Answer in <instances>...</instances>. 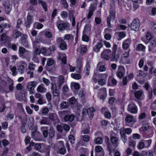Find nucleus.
<instances>
[{"label":"nucleus","mask_w":156,"mask_h":156,"mask_svg":"<svg viewBox=\"0 0 156 156\" xmlns=\"http://www.w3.org/2000/svg\"><path fill=\"white\" fill-rule=\"evenodd\" d=\"M140 26L139 20L137 18L134 19L130 24L128 25V27L131 30L136 31H138Z\"/></svg>","instance_id":"nucleus-1"},{"label":"nucleus","mask_w":156,"mask_h":156,"mask_svg":"<svg viewBox=\"0 0 156 156\" xmlns=\"http://www.w3.org/2000/svg\"><path fill=\"white\" fill-rule=\"evenodd\" d=\"M98 84L101 86L105 84L107 77V75L105 73L99 74H98Z\"/></svg>","instance_id":"nucleus-2"},{"label":"nucleus","mask_w":156,"mask_h":156,"mask_svg":"<svg viewBox=\"0 0 156 156\" xmlns=\"http://www.w3.org/2000/svg\"><path fill=\"white\" fill-rule=\"evenodd\" d=\"M37 84V83L36 81H31L27 83V90L29 92L30 94H34V90Z\"/></svg>","instance_id":"nucleus-3"},{"label":"nucleus","mask_w":156,"mask_h":156,"mask_svg":"<svg viewBox=\"0 0 156 156\" xmlns=\"http://www.w3.org/2000/svg\"><path fill=\"white\" fill-rule=\"evenodd\" d=\"M109 15L107 18V23L108 26L109 28L112 27L111 23L110 21L112 20L114 21L115 18V12L114 11L110 10L109 12Z\"/></svg>","instance_id":"nucleus-4"},{"label":"nucleus","mask_w":156,"mask_h":156,"mask_svg":"<svg viewBox=\"0 0 156 156\" xmlns=\"http://www.w3.org/2000/svg\"><path fill=\"white\" fill-rule=\"evenodd\" d=\"M127 109L128 112L133 114H136L137 112V106L132 102H130L129 104Z\"/></svg>","instance_id":"nucleus-5"},{"label":"nucleus","mask_w":156,"mask_h":156,"mask_svg":"<svg viewBox=\"0 0 156 156\" xmlns=\"http://www.w3.org/2000/svg\"><path fill=\"white\" fill-rule=\"evenodd\" d=\"M112 51L109 49H105L102 52L101 56L102 58L106 60H109L112 56Z\"/></svg>","instance_id":"nucleus-6"},{"label":"nucleus","mask_w":156,"mask_h":156,"mask_svg":"<svg viewBox=\"0 0 156 156\" xmlns=\"http://www.w3.org/2000/svg\"><path fill=\"white\" fill-rule=\"evenodd\" d=\"M125 72L124 67L123 66H120L118 67V71L116 74L119 78L121 79L124 76Z\"/></svg>","instance_id":"nucleus-7"},{"label":"nucleus","mask_w":156,"mask_h":156,"mask_svg":"<svg viewBox=\"0 0 156 156\" xmlns=\"http://www.w3.org/2000/svg\"><path fill=\"white\" fill-rule=\"evenodd\" d=\"M57 41L58 43L60 44L59 47L61 50H64L67 49L66 43L61 38H57Z\"/></svg>","instance_id":"nucleus-8"},{"label":"nucleus","mask_w":156,"mask_h":156,"mask_svg":"<svg viewBox=\"0 0 156 156\" xmlns=\"http://www.w3.org/2000/svg\"><path fill=\"white\" fill-rule=\"evenodd\" d=\"M95 112V110L93 108H90L87 109L83 110L82 112L83 115L86 114V112H87V114L89 116L90 119H92L94 115V112Z\"/></svg>","instance_id":"nucleus-9"},{"label":"nucleus","mask_w":156,"mask_h":156,"mask_svg":"<svg viewBox=\"0 0 156 156\" xmlns=\"http://www.w3.org/2000/svg\"><path fill=\"white\" fill-rule=\"evenodd\" d=\"M30 145L32 146H35V148L36 150H37L41 153L44 152V150L43 149L41 150L42 148L44 147V144H41L37 143L35 144L33 142H30Z\"/></svg>","instance_id":"nucleus-10"},{"label":"nucleus","mask_w":156,"mask_h":156,"mask_svg":"<svg viewBox=\"0 0 156 156\" xmlns=\"http://www.w3.org/2000/svg\"><path fill=\"white\" fill-rule=\"evenodd\" d=\"M135 97L137 99L142 100L144 98V92L141 90L137 91L134 93Z\"/></svg>","instance_id":"nucleus-11"},{"label":"nucleus","mask_w":156,"mask_h":156,"mask_svg":"<svg viewBox=\"0 0 156 156\" xmlns=\"http://www.w3.org/2000/svg\"><path fill=\"white\" fill-rule=\"evenodd\" d=\"M40 54V51L39 49L37 48H35L33 54V57L32 58V60L35 62H38L39 60L37 56L39 55Z\"/></svg>","instance_id":"nucleus-12"},{"label":"nucleus","mask_w":156,"mask_h":156,"mask_svg":"<svg viewBox=\"0 0 156 156\" xmlns=\"http://www.w3.org/2000/svg\"><path fill=\"white\" fill-rule=\"evenodd\" d=\"M96 156H104V151L101 146H98L95 147Z\"/></svg>","instance_id":"nucleus-13"},{"label":"nucleus","mask_w":156,"mask_h":156,"mask_svg":"<svg viewBox=\"0 0 156 156\" xmlns=\"http://www.w3.org/2000/svg\"><path fill=\"white\" fill-rule=\"evenodd\" d=\"M125 119L126 123H134L136 121V118L133 116L129 114H127L126 115L125 118Z\"/></svg>","instance_id":"nucleus-14"},{"label":"nucleus","mask_w":156,"mask_h":156,"mask_svg":"<svg viewBox=\"0 0 156 156\" xmlns=\"http://www.w3.org/2000/svg\"><path fill=\"white\" fill-rule=\"evenodd\" d=\"M98 94L100 95L101 99L104 100L105 98V96L107 94L106 88H102L99 90Z\"/></svg>","instance_id":"nucleus-15"},{"label":"nucleus","mask_w":156,"mask_h":156,"mask_svg":"<svg viewBox=\"0 0 156 156\" xmlns=\"http://www.w3.org/2000/svg\"><path fill=\"white\" fill-rule=\"evenodd\" d=\"M117 49V46L114 44L112 48V54L111 58L114 60H116L118 58V56L116 55V52Z\"/></svg>","instance_id":"nucleus-16"},{"label":"nucleus","mask_w":156,"mask_h":156,"mask_svg":"<svg viewBox=\"0 0 156 156\" xmlns=\"http://www.w3.org/2000/svg\"><path fill=\"white\" fill-rule=\"evenodd\" d=\"M107 145L109 154L111 156H112L117 147L115 146V145L113 144H110L108 143Z\"/></svg>","instance_id":"nucleus-17"},{"label":"nucleus","mask_w":156,"mask_h":156,"mask_svg":"<svg viewBox=\"0 0 156 156\" xmlns=\"http://www.w3.org/2000/svg\"><path fill=\"white\" fill-rule=\"evenodd\" d=\"M51 92L53 95L54 97L58 96L60 92L57 89V87L55 84H52L51 87Z\"/></svg>","instance_id":"nucleus-18"},{"label":"nucleus","mask_w":156,"mask_h":156,"mask_svg":"<svg viewBox=\"0 0 156 156\" xmlns=\"http://www.w3.org/2000/svg\"><path fill=\"white\" fill-rule=\"evenodd\" d=\"M4 6L5 10L6 13L7 14H9L12 9V4H11L10 3L8 2H6Z\"/></svg>","instance_id":"nucleus-19"},{"label":"nucleus","mask_w":156,"mask_h":156,"mask_svg":"<svg viewBox=\"0 0 156 156\" xmlns=\"http://www.w3.org/2000/svg\"><path fill=\"white\" fill-rule=\"evenodd\" d=\"M57 25L58 28L60 30H64L69 27V24L67 23H57Z\"/></svg>","instance_id":"nucleus-20"},{"label":"nucleus","mask_w":156,"mask_h":156,"mask_svg":"<svg viewBox=\"0 0 156 156\" xmlns=\"http://www.w3.org/2000/svg\"><path fill=\"white\" fill-rule=\"evenodd\" d=\"M131 43V40L129 39H127L122 43V48L125 50L127 49Z\"/></svg>","instance_id":"nucleus-21"},{"label":"nucleus","mask_w":156,"mask_h":156,"mask_svg":"<svg viewBox=\"0 0 156 156\" xmlns=\"http://www.w3.org/2000/svg\"><path fill=\"white\" fill-rule=\"evenodd\" d=\"M37 91L38 92L42 93H45L46 92L47 89L44 87V84L42 83L38 86Z\"/></svg>","instance_id":"nucleus-22"},{"label":"nucleus","mask_w":156,"mask_h":156,"mask_svg":"<svg viewBox=\"0 0 156 156\" xmlns=\"http://www.w3.org/2000/svg\"><path fill=\"white\" fill-rule=\"evenodd\" d=\"M39 123L41 125H49L50 124L48 118L43 117L40 120Z\"/></svg>","instance_id":"nucleus-23"},{"label":"nucleus","mask_w":156,"mask_h":156,"mask_svg":"<svg viewBox=\"0 0 156 156\" xmlns=\"http://www.w3.org/2000/svg\"><path fill=\"white\" fill-rule=\"evenodd\" d=\"M102 47L103 45L101 43H97L96 45L93 47V51L95 52L98 53Z\"/></svg>","instance_id":"nucleus-24"},{"label":"nucleus","mask_w":156,"mask_h":156,"mask_svg":"<svg viewBox=\"0 0 156 156\" xmlns=\"http://www.w3.org/2000/svg\"><path fill=\"white\" fill-rule=\"evenodd\" d=\"M75 117V115L73 114L70 115H66L64 117V119L66 122H72Z\"/></svg>","instance_id":"nucleus-25"},{"label":"nucleus","mask_w":156,"mask_h":156,"mask_svg":"<svg viewBox=\"0 0 156 156\" xmlns=\"http://www.w3.org/2000/svg\"><path fill=\"white\" fill-rule=\"evenodd\" d=\"M48 134L49 137L50 138H53L55 136V131L53 127L50 126L48 130Z\"/></svg>","instance_id":"nucleus-26"},{"label":"nucleus","mask_w":156,"mask_h":156,"mask_svg":"<svg viewBox=\"0 0 156 156\" xmlns=\"http://www.w3.org/2000/svg\"><path fill=\"white\" fill-rule=\"evenodd\" d=\"M112 144L114 145L115 146L117 147L119 143V138L117 137L112 136L110 138Z\"/></svg>","instance_id":"nucleus-27"},{"label":"nucleus","mask_w":156,"mask_h":156,"mask_svg":"<svg viewBox=\"0 0 156 156\" xmlns=\"http://www.w3.org/2000/svg\"><path fill=\"white\" fill-rule=\"evenodd\" d=\"M73 36L71 34H67L65 35L64 39L67 41L68 42L71 43L73 40Z\"/></svg>","instance_id":"nucleus-28"},{"label":"nucleus","mask_w":156,"mask_h":156,"mask_svg":"<svg viewBox=\"0 0 156 156\" xmlns=\"http://www.w3.org/2000/svg\"><path fill=\"white\" fill-rule=\"evenodd\" d=\"M48 128V126H42L41 128V129L42 132L43 136L45 138H47L48 135V132L47 131Z\"/></svg>","instance_id":"nucleus-29"},{"label":"nucleus","mask_w":156,"mask_h":156,"mask_svg":"<svg viewBox=\"0 0 156 156\" xmlns=\"http://www.w3.org/2000/svg\"><path fill=\"white\" fill-rule=\"evenodd\" d=\"M23 59H26L27 60H29L30 57V51L27 50L26 51L21 55L20 57Z\"/></svg>","instance_id":"nucleus-30"},{"label":"nucleus","mask_w":156,"mask_h":156,"mask_svg":"<svg viewBox=\"0 0 156 156\" xmlns=\"http://www.w3.org/2000/svg\"><path fill=\"white\" fill-rule=\"evenodd\" d=\"M156 46V42L154 39H153L150 45L149 46V50L151 51H152Z\"/></svg>","instance_id":"nucleus-31"},{"label":"nucleus","mask_w":156,"mask_h":156,"mask_svg":"<svg viewBox=\"0 0 156 156\" xmlns=\"http://www.w3.org/2000/svg\"><path fill=\"white\" fill-rule=\"evenodd\" d=\"M49 116V119L52 121H55L57 120H58V119L57 115L55 113H50Z\"/></svg>","instance_id":"nucleus-32"},{"label":"nucleus","mask_w":156,"mask_h":156,"mask_svg":"<svg viewBox=\"0 0 156 156\" xmlns=\"http://www.w3.org/2000/svg\"><path fill=\"white\" fill-rule=\"evenodd\" d=\"M10 25L9 23H2L0 25V32L2 33L4 29L10 27Z\"/></svg>","instance_id":"nucleus-33"},{"label":"nucleus","mask_w":156,"mask_h":156,"mask_svg":"<svg viewBox=\"0 0 156 156\" xmlns=\"http://www.w3.org/2000/svg\"><path fill=\"white\" fill-rule=\"evenodd\" d=\"M103 64L102 62H100L97 65V67L99 68V70L101 72L105 71L106 69L105 67Z\"/></svg>","instance_id":"nucleus-34"},{"label":"nucleus","mask_w":156,"mask_h":156,"mask_svg":"<svg viewBox=\"0 0 156 156\" xmlns=\"http://www.w3.org/2000/svg\"><path fill=\"white\" fill-rule=\"evenodd\" d=\"M128 145L132 148H134L135 147L136 142L134 140L131 139L130 137L129 139Z\"/></svg>","instance_id":"nucleus-35"},{"label":"nucleus","mask_w":156,"mask_h":156,"mask_svg":"<svg viewBox=\"0 0 156 156\" xmlns=\"http://www.w3.org/2000/svg\"><path fill=\"white\" fill-rule=\"evenodd\" d=\"M120 132L121 135V139L124 144H125L127 141L126 136L124 133L123 131H120Z\"/></svg>","instance_id":"nucleus-36"},{"label":"nucleus","mask_w":156,"mask_h":156,"mask_svg":"<svg viewBox=\"0 0 156 156\" xmlns=\"http://www.w3.org/2000/svg\"><path fill=\"white\" fill-rule=\"evenodd\" d=\"M90 67V63L89 62H87L86 63L85 69L84 71L87 75H88L89 74Z\"/></svg>","instance_id":"nucleus-37"},{"label":"nucleus","mask_w":156,"mask_h":156,"mask_svg":"<svg viewBox=\"0 0 156 156\" xmlns=\"http://www.w3.org/2000/svg\"><path fill=\"white\" fill-rule=\"evenodd\" d=\"M68 103L66 101L61 102L60 105V107L61 109L66 108H68Z\"/></svg>","instance_id":"nucleus-38"},{"label":"nucleus","mask_w":156,"mask_h":156,"mask_svg":"<svg viewBox=\"0 0 156 156\" xmlns=\"http://www.w3.org/2000/svg\"><path fill=\"white\" fill-rule=\"evenodd\" d=\"M21 33L16 30H15L13 33V36L14 38H16L20 36L21 35Z\"/></svg>","instance_id":"nucleus-39"},{"label":"nucleus","mask_w":156,"mask_h":156,"mask_svg":"<svg viewBox=\"0 0 156 156\" xmlns=\"http://www.w3.org/2000/svg\"><path fill=\"white\" fill-rule=\"evenodd\" d=\"M120 131H123L124 133L125 134H129L131 133L132 130L131 128H127L125 129H121Z\"/></svg>","instance_id":"nucleus-40"},{"label":"nucleus","mask_w":156,"mask_h":156,"mask_svg":"<svg viewBox=\"0 0 156 156\" xmlns=\"http://www.w3.org/2000/svg\"><path fill=\"white\" fill-rule=\"evenodd\" d=\"M27 66V64L24 61H21L19 63V65L18 67L24 69Z\"/></svg>","instance_id":"nucleus-41"},{"label":"nucleus","mask_w":156,"mask_h":156,"mask_svg":"<svg viewBox=\"0 0 156 156\" xmlns=\"http://www.w3.org/2000/svg\"><path fill=\"white\" fill-rule=\"evenodd\" d=\"M79 49L81 53H84L87 51V46L85 45H80L79 47Z\"/></svg>","instance_id":"nucleus-42"},{"label":"nucleus","mask_w":156,"mask_h":156,"mask_svg":"<svg viewBox=\"0 0 156 156\" xmlns=\"http://www.w3.org/2000/svg\"><path fill=\"white\" fill-rule=\"evenodd\" d=\"M34 27L38 29H40L43 27V25L39 22H35L34 23Z\"/></svg>","instance_id":"nucleus-43"},{"label":"nucleus","mask_w":156,"mask_h":156,"mask_svg":"<svg viewBox=\"0 0 156 156\" xmlns=\"http://www.w3.org/2000/svg\"><path fill=\"white\" fill-rule=\"evenodd\" d=\"M145 49V47L142 44H139L136 48V50L138 51H144Z\"/></svg>","instance_id":"nucleus-44"},{"label":"nucleus","mask_w":156,"mask_h":156,"mask_svg":"<svg viewBox=\"0 0 156 156\" xmlns=\"http://www.w3.org/2000/svg\"><path fill=\"white\" fill-rule=\"evenodd\" d=\"M25 48L23 47H20L19 49V55L20 57L22 55L27 51Z\"/></svg>","instance_id":"nucleus-45"},{"label":"nucleus","mask_w":156,"mask_h":156,"mask_svg":"<svg viewBox=\"0 0 156 156\" xmlns=\"http://www.w3.org/2000/svg\"><path fill=\"white\" fill-rule=\"evenodd\" d=\"M10 70L12 72V75L13 76H15L17 74L16 71V66H13L10 68Z\"/></svg>","instance_id":"nucleus-46"},{"label":"nucleus","mask_w":156,"mask_h":156,"mask_svg":"<svg viewBox=\"0 0 156 156\" xmlns=\"http://www.w3.org/2000/svg\"><path fill=\"white\" fill-rule=\"evenodd\" d=\"M144 142L145 145V147L147 148L150 146L152 140H144Z\"/></svg>","instance_id":"nucleus-47"},{"label":"nucleus","mask_w":156,"mask_h":156,"mask_svg":"<svg viewBox=\"0 0 156 156\" xmlns=\"http://www.w3.org/2000/svg\"><path fill=\"white\" fill-rule=\"evenodd\" d=\"M71 76L73 78L76 80H79L81 78L80 75L78 73H72Z\"/></svg>","instance_id":"nucleus-48"},{"label":"nucleus","mask_w":156,"mask_h":156,"mask_svg":"<svg viewBox=\"0 0 156 156\" xmlns=\"http://www.w3.org/2000/svg\"><path fill=\"white\" fill-rule=\"evenodd\" d=\"M39 3L41 4L45 11H46L47 10V5L45 2L40 1L39 2Z\"/></svg>","instance_id":"nucleus-49"},{"label":"nucleus","mask_w":156,"mask_h":156,"mask_svg":"<svg viewBox=\"0 0 156 156\" xmlns=\"http://www.w3.org/2000/svg\"><path fill=\"white\" fill-rule=\"evenodd\" d=\"M77 66L80 68L82 64V58H77Z\"/></svg>","instance_id":"nucleus-50"},{"label":"nucleus","mask_w":156,"mask_h":156,"mask_svg":"<svg viewBox=\"0 0 156 156\" xmlns=\"http://www.w3.org/2000/svg\"><path fill=\"white\" fill-rule=\"evenodd\" d=\"M36 67V65L33 63H30L28 66L29 69L31 71H33L34 70Z\"/></svg>","instance_id":"nucleus-51"},{"label":"nucleus","mask_w":156,"mask_h":156,"mask_svg":"<svg viewBox=\"0 0 156 156\" xmlns=\"http://www.w3.org/2000/svg\"><path fill=\"white\" fill-rule=\"evenodd\" d=\"M54 60L51 58H48L47 62V65L49 66L52 65L54 63Z\"/></svg>","instance_id":"nucleus-52"},{"label":"nucleus","mask_w":156,"mask_h":156,"mask_svg":"<svg viewBox=\"0 0 156 156\" xmlns=\"http://www.w3.org/2000/svg\"><path fill=\"white\" fill-rule=\"evenodd\" d=\"M60 2L63 6L65 8H68V5L66 0H62L60 1Z\"/></svg>","instance_id":"nucleus-53"},{"label":"nucleus","mask_w":156,"mask_h":156,"mask_svg":"<svg viewBox=\"0 0 156 156\" xmlns=\"http://www.w3.org/2000/svg\"><path fill=\"white\" fill-rule=\"evenodd\" d=\"M64 82V79L63 76H61L59 79V87L60 88L62 84Z\"/></svg>","instance_id":"nucleus-54"},{"label":"nucleus","mask_w":156,"mask_h":156,"mask_svg":"<svg viewBox=\"0 0 156 156\" xmlns=\"http://www.w3.org/2000/svg\"><path fill=\"white\" fill-rule=\"evenodd\" d=\"M102 142V139L101 137H97L95 140V143L97 144H100Z\"/></svg>","instance_id":"nucleus-55"},{"label":"nucleus","mask_w":156,"mask_h":156,"mask_svg":"<svg viewBox=\"0 0 156 156\" xmlns=\"http://www.w3.org/2000/svg\"><path fill=\"white\" fill-rule=\"evenodd\" d=\"M44 35L48 38H51L52 36V33L49 31H46L44 33Z\"/></svg>","instance_id":"nucleus-56"},{"label":"nucleus","mask_w":156,"mask_h":156,"mask_svg":"<svg viewBox=\"0 0 156 156\" xmlns=\"http://www.w3.org/2000/svg\"><path fill=\"white\" fill-rule=\"evenodd\" d=\"M22 44L25 47H28V44L27 41L25 39H23L21 41Z\"/></svg>","instance_id":"nucleus-57"},{"label":"nucleus","mask_w":156,"mask_h":156,"mask_svg":"<svg viewBox=\"0 0 156 156\" xmlns=\"http://www.w3.org/2000/svg\"><path fill=\"white\" fill-rule=\"evenodd\" d=\"M143 130L144 132L147 131L149 128V125L148 124H145L143 125Z\"/></svg>","instance_id":"nucleus-58"},{"label":"nucleus","mask_w":156,"mask_h":156,"mask_svg":"<svg viewBox=\"0 0 156 156\" xmlns=\"http://www.w3.org/2000/svg\"><path fill=\"white\" fill-rule=\"evenodd\" d=\"M138 148L140 149H141L145 147V145L144 142H140L138 145Z\"/></svg>","instance_id":"nucleus-59"},{"label":"nucleus","mask_w":156,"mask_h":156,"mask_svg":"<svg viewBox=\"0 0 156 156\" xmlns=\"http://www.w3.org/2000/svg\"><path fill=\"white\" fill-rule=\"evenodd\" d=\"M42 80L43 82L47 86H48L50 82L48 79L45 78H42Z\"/></svg>","instance_id":"nucleus-60"},{"label":"nucleus","mask_w":156,"mask_h":156,"mask_svg":"<svg viewBox=\"0 0 156 156\" xmlns=\"http://www.w3.org/2000/svg\"><path fill=\"white\" fill-rule=\"evenodd\" d=\"M82 138L84 141L88 142L89 140L90 137L88 135H85L84 136H82Z\"/></svg>","instance_id":"nucleus-61"},{"label":"nucleus","mask_w":156,"mask_h":156,"mask_svg":"<svg viewBox=\"0 0 156 156\" xmlns=\"http://www.w3.org/2000/svg\"><path fill=\"white\" fill-rule=\"evenodd\" d=\"M133 138L134 139H140V135L137 133L133 134Z\"/></svg>","instance_id":"nucleus-62"},{"label":"nucleus","mask_w":156,"mask_h":156,"mask_svg":"<svg viewBox=\"0 0 156 156\" xmlns=\"http://www.w3.org/2000/svg\"><path fill=\"white\" fill-rule=\"evenodd\" d=\"M61 15L62 18H65L67 16L68 13L66 11H63L61 12Z\"/></svg>","instance_id":"nucleus-63"},{"label":"nucleus","mask_w":156,"mask_h":156,"mask_svg":"<svg viewBox=\"0 0 156 156\" xmlns=\"http://www.w3.org/2000/svg\"><path fill=\"white\" fill-rule=\"evenodd\" d=\"M146 38L148 40H150L151 39H153L152 38V37L150 33L147 32L146 35Z\"/></svg>","instance_id":"nucleus-64"}]
</instances>
